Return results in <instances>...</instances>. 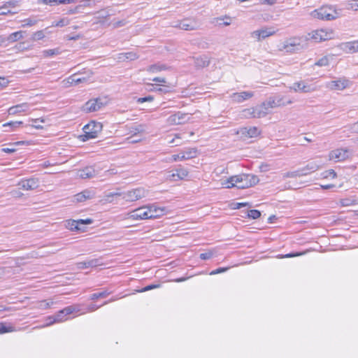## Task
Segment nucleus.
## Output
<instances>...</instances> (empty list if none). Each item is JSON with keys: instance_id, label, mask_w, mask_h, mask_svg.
Returning a JSON list of instances; mask_svg holds the SVG:
<instances>
[{"instance_id": "40", "label": "nucleus", "mask_w": 358, "mask_h": 358, "mask_svg": "<svg viewBox=\"0 0 358 358\" xmlns=\"http://www.w3.org/2000/svg\"><path fill=\"white\" fill-rule=\"evenodd\" d=\"M59 54V50L58 48L56 49H50V50H45L43 51V55L45 57H52L54 55H57Z\"/></svg>"}, {"instance_id": "2", "label": "nucleus", "mask_w": 358, "mask_h": 358, "mask_svg": "<svg viewBox=\"0 0 358 358\" xmlns=\"http://www.w3.org/2000/svg\"><path fill=\"white\" fill-rule=\"evenodd\" d=\"M278 105L275 100L269 99L267 101L263 102L262 104L255 107L247 108L244 110V115L248 117L252 118H262L265 117L270 113V110L276 107Z\"/></svg>"}, {"instance_id": "46", "label": "nucleus", "mask_w": 358, "mask_h": 358, "mask_svg": "<svg viewBox=\"0 0 358 358\" xmlns=\"http://www.w3.org/2000/svg\"><path fill=\"white\" fill-rule=\"evenodd\" d=\"M81 3L82 7H90L95 6L96 0H83Z\"/></svg>"}, {"instance_id": "48", "label": "nucleus", "mask_w": 358, "mask_h": 358, "mask_svg": "<svg viewBox=\"0 0 358 358\" xmlns=\"http://www.w3.org/2000/svg\"><path fill=\"white\" fill-rule=\"evenodd\" d=\"M45 37V35L43 34V31H38L35 32L33 35V39L34 40H41Z\"/></svg>"}, {"instance_id": "49", "label": "nucleus", "mask_w": 358, "mask_h": 358, "mask_svg": "<svg viewBox=\"0 0 358 358\" xmlns=\"http://www.w3.org/2000/svg\"><path fill=\"white\" fill-rule=\"evenodd\" d=\"M185 153H182V152L178 154V155H173L172 156L173 162H176L178 160H185Z\"/></svg>"}, {"instance_id": "28", "label": "nucleus", "mask_w": 358, "mask_h": 358, "mask_svg": "<svg viewBox=\"0 0 358 358\" xmlns=\"http://www.w3.org/2000/svg\"><path fill=\"white\" fill-rule=\"evenodd\" d=\"M29 141H20L9 145L8 148H2V151L7 153H12L16 151L15 147L21 145H29Z\"/></svg>"}, {"instance_id": "1", "label": "nucleus", "mask_w": 358, "mask_h": 358, "mask_svg": "<svg viewBox=\"0 0 358 358\" xmlns=\"http://www.w3.org/2000/svg\"><path fill=\"white\" fill-rule=\"evenodd\" d=\"M259 182L257 176L252 174H240L233 176L222 182L224 187L231 188L236 187L238 189H245L256 185Z\"/></svg>"}, {"instance_id": "35", "label": "nucleus", "mask_w": 358, "mask_h": 358, "mask_svg": "<svg viewBox=\"0 0 358 358\" xmlns=\"http://www.w3.org/2000/svg\"><path fill=\"white\" fill-rule=\"evenodd\" d=\"M261 34V36L263 39L275 34V31L273 30L271 28H264L262 29H258Z\"/></svg>"}, {"instance_id": "15", "label": "nucleus", "mask_w": 358, "mask_h": 358, "mask_svg": "<svg viewBox=\"0 0 358 358\" xmlns=\"http://www.w3.org/2000/svg\"><path fill=\"white\" fill-rule=\"evenodd\" d=\"M18 185L24 190H33L38 187L39 181L37 178H31L21 180L19 182Z\"/></svg>"}, {"instance_id": "58", "label": "nucleus", "mask_w": 358, "mask_h": 358, "mask_svg": "<svg viewBox=\"0 0 358 358\" xmlns=\"http://www.w3.org/2000/svg\"><path fill=\"white\" fill-rule=\"evenodd\" d=\"M154 99L153 96H148L145 97L138 98L137 101L138 103H143L145 101H152Z\"/></svg>"}, {"instance_id": "33", "label": "nucleus", "mask_w": 358, "mask_h": 358, "mask_svg": "<svg viewBox=\"0 0 358 358\" xmlns=\"http://www.w3.org/2000/svg\"><path fill=\"white\" fill-rule=\"evenodd\" d=\"M15 331V327L12 325H8L4 322H0V334H5L13 332Z\"/></svg>"}, {"instance_id": "14", "label": "nucleus", "mask_w": 358, "mask_h": 358, "mask_svg": "<svg viewBox=\"0 0 358 358\" xmlns=\"http://www.w3.org/2000/svg\"><path fill=\"white\" fill-rule=\"evenodd\" d=\"M104 104L105 103L102 102L100 98L90 99L85 103L84 106V110L87 113L96 111L101 108Z\"/></svg>"}, {"instance_id": "61", "label": "nucleus", "mask_w": 358, "mask_h": 358, "mask_svg": "<svg viewBox=\"0 0 358 358\" xmlns=\"http://www.w3.org/2000/svg\"><path fill=\"white\" fill-rule=\"evenodd\" d=\"M8 81L3 77H0V89H3L7 86Z\"/></svg>"}, {"instance_id": "60", "label": "nucleus", "mask_w": 358, "mask_h": 358, "mask_svg": "<svg viewBox=\"0 0 358 358\" xmlns=\"http://www.w3.org/2000/svg\"><path fill=\"white\" fill-rule=\"evenodd\" d=\"M117 173V170L115 168H113V169H110L106 171L104 173V175L107 176L115 175Z\"/></svg>"}, {"instance_id": "7", "label": "nucleus", "mask_w": 358, "mask_h": 358, "mask_svg": "<svg viewBox=\"0 0 358 358\" xmlns=\"http://www.w3.org/2000/svg\"><path fill=\"white\" fill-rule=\"evenodd\" d=\"M147 191L143 187H138L124 192L123 199L128 202H132L145 197Z\"/></svg>"}, {"instance_id": "27", "label": "nucleus", "mask_w": 358, "mask_h": 358, "mask_svg": "<svg viewBox=\"0 0 358 358\" xmlns=\"http://www.w3.org/2000/svg\"><path fill=\"white\" fill-rule=\"evenodd\" d=\"M194 59V65L196 68H203L210 64V60L206 56H201Z\"/></svg>"}, {"instance_id": "36", "label": "nucleus", "mask_w": 358, "mask_h": 358, "mask_svg": "<svg viewBox=\"0 0 358 358\" xmlns=\"http://www.w3.org/2000/svg\"><path fill=\"white\" fill-rule=\"evenodd\" d=\"M55 303V302L53 301L52 299H50V300H43V301H41L38 302V308H40V309H48V308H50L53 304Z\"/></svg>"}, {"instance_id": "64", "label": "nucleus", "mask_w": 358, "mask_h": 358, "mask_svg": "<svg viewBox=\"0 0 358 358\" xmlns=\"http://www.w3.org/2000/svg\"><path fill=\"white\" fill-rule=\"evenodd\" d=\"M180 140V136H176V138H174L171 141H170L169 143H174L175 146H178V145H180V142H179Z\"/></svg>"}, {"instance_id": "59", "label": "nucleus", "mask_w": 358, "mask_h": 358, "mask_svg": "<svg viewBox=\"0 0 358 358\" xmlns=\"http://www.w3.org/2000/svg\"><path fill=\"white\" fill-rule=\"evenodd\" d=\"M113 196H112V193L110 192L105 195L103 200L105 203H111L113 201Z\"/></svg>"}, {"instance_id": "3", "label": "nucleus", "mask_w": 358, "mask_h": 358, "mask_svg": "<svg viewBox=\"0 0 358 358\" xmlns=\"http://www.w3.org/2000/svg\"><path fill=\"white\" fill-rule=\"evenodd\" d=\"M80 305L69 306L64 309L59 310L55 315L48 317V320H52V322H49L45 326H49L57 322H62L66 320V316L80 311Z\"/></svg>"}, {"instance_id": "16", "label": "nucleus", "mask_w": 358, "mask_h": 358, "mask_svg": "<svg viewBox=\"0 0 358 358\" xmlns=\"http://www.w3.org/2000/svg\"><path fill=\"white\" fill-rule=\"evenodd\" d=\"M189 119L188 114L178 112L171 115L168 118V122L171 124H181L187 122Z\"/></svg>"}, {"instance_id": "18", "label": "nucleus", "mask_w": 358, "mask_h": 358, "mask_svg": "<svg viewBox=\"0 0 358 358\" xmlns=\"http://www.w3.org/2000/svg\"><path fill=\"white\" fill-rule=\"evenodd\" d=\"M92 223V220L86 219V220H68L66 222V227L69 229L73 230H80L79 224H90Z\"/></svg>"}, {"instance_id": "38", "label": "nucleus", "mask_w": 358, "mask_h": 358, "mask_svg": "<svg viewBox=\"0 0 358 358\" xmlns=\"http://www.w3.org/2000/svg\"><path fill=\"white\" fill-rule=\"evenodd\" d=\"M185 159H192L196 157L197 150L195 148H189L184 151Z\"/></svg>"}, {"instance_id": "11", "label": "nucleus", "mask_w": 358, "mask_h": 358, "mask_svg": "<svg viewBox=\"0 0 358 358\" xmlns=\"http://www.w3.org/2000/svg\"><path fill=\"white\" fill-rule=\"evenodd\" d=\"M103 124L101 122L91 121L83 128L84 134H98L101 132Z\"/></svg>"}, {"instance_id": "41", "label": "nucleus", "mask_w": 358, "mask_h": 358, "mask_svg": "<svg viewBox=\"0 0 358 358\" xmlns=\"http://www.w3.org/2000/svg\"><path fill=\"white\" fill-rule=\"evenodd\" d=\"M322 177L323 178H335L336 177V173L333 169H329L322 173Z\"/></svg>"}, {"instance_id": "62", "label": "nucleus", "mask_w": 358, "mask_h": 358, "mask_svg": "<svg viewBox=\"0 0 358 358\" xmlns=\"http://www.w3.org/2000/svg\"><path fill=\"white\" fill-rule=\"evenodd\" d=\"M77 267L79 269H84V268H90V266L87 265V261L78 262L77 264Z\"/></svg>"}, {"instance_id": "43", "label": "nucleus", "mask_w": 358, "mask_h": 358, "mask_svg": "<svg viewBox=\"0 0 358 358\" xmlns=\"http://www.w3.org/2000/svg\"><path fill=\"white\" fill-rule=\"evenodd\" d=\"M70 22V20L68 18H62L58 22L53 23L52 27H64L66 25H68Z\"/></svg>"}, {"instance_id": "26", "label": "nucleus", "mask_w": 358, "mask_h": 358, "mask_svg": "<svg viewBox=\"0 0 358 358\" xmlns=\"http://www.w3.org/2000/svg\"><path fill=\"white\" fill-rule=\"evenodd\" d=\"M138 58V56L136 53L133 52H126V53H120L117 55V60L119 62H124L126 60H135Z\"/></svg>"}, {"instance_id": "45", "label": "nucleus", "mask_w": 358, "mask_h": 358, "mask_svg": "<svg viewBox=\"0 0 358 358\" xmlns=\"http://www.w3.org/2000/svg\"><path fill=\"white\" fill-rule=\"evenodd\" d=\"M248 215L250 218L257 219L260 217L261 213L257 210H250L248 211Z\"/></svg>"}, {"instance_id": "9", "label": "nucleus", "mask_w": 358, "mask_h": 358, "mask_svg": "<svg viewBox=\"0 0 358 358\" xmlns=\"http://www.w3.org/2000/svg\"><path fill=\"white\" fill-rule=\"evenodd\" d=\"M128 218L133 220H148L151 215H148V205L139 207L128 214Z\"/></svg>"}, {"instance_id": "56", "label": "nucleus", "mask_w": 358, "mask_h": 358, "mask_svg": "<svg viewBox=\"0 0 358 358\" xmlns=\"http://www.w3.org/2000/svg\"><path fill=\"white\" fill-rule=\"evenodd\" d=\"M159 286L160 285L159 284H157V285H148V286L143 287L141 290V292H147V291L151 290L152 289L158 288V287H159Z\"/></svg>"}, {"instance_id": "53", "label": "nucleus", "mask_w": 358, "mask_h": 358, "mask_svg": "<svg viewBox=\"0 0 358 358\" xmlns=\"http://www.w3.org/2000/svg\"><path fill=\"white\" fill-rule=\"evenodd\" d=\"M78 140L81 142H85L90 138H94L96 136H76Z\"/></svg>"}, {"instance_id": "63", "label": "nucleus", "mask_w": 358, "mask_h": 358, "mask_svg": "<svg viewBox=\"0 0 358 358\" xmlns=\"http://www.w3.org/2000/svg\"><path fill=\"white\" fill-rule=\"evenodd\" d=\"M82 7V5H78L77 6H76L74 8H72V9H70L69 11H68V14L69 15H71V14H76V13H79V9Z\"/></svg>"}, {"instance_id": "12", "label": "nucleus", "mask_w": 358, "mask_h": 358, "mask_svg": "<svg viewBox=\"0 0 358 358\" xmlns=\"http://www.w3.org/2000/svg\"><path fill=\"white\" fill-rule=\"evenodd\" d=\"M350 85V81L345 78H340L337 80H331L327 84L328 88L331 90H343Z\"/></svg>"}, {"instance_id": "10", "label": "nucleus", "mask_w": 358, "mask_h": 358, "mask_svg": "<svg viewBox=\"0 0 358 358\" xmlns=\"http://www.w3.org/2000/svg\"><path fill=\"white\" fill-rule=\"evenodd\" d=\"M148 215H151L149 219L159 218L168 213V210L165 207H159L155 204L148 205Z\"/></svg>"}, {"instance_id": "22", "label": "nucleus", "mask_w": 358, "mask_h": 358, "mask_svg": "<svg viewBox=\"0 0 358 358\" xmlns=\"http://www.w3.org/2000/svg\"><path fill=\"white\" fill-rule=\"evenodd\" d=\"M262 131L257 127H241L236 131L235 134H260Z\"/></svg>"}, {"instance_id": "17", "label": "nucleus", "mask_w": 358, "mask_h": 358, "mask_svg": "<svg viewBox=\"0 0 358 358\" xmlns=\"http://www.w3.org/2000/svg\"><path fill=\"white\" fill-rule=\"evenodd\" d=\"M333 35L332 31H327L324 29L316 30L312 33V38L316 41H322L331 39Z\"/></svg>"}, {"instance_id": "50", "label": "nucleus", "mask_w": 358, "mask_h": 358, "mask_svg": "<svg viewBox=\"0 0 358 358\" xmlns=\"http://www.w3.org/2000/svg\"><path fill=\"white\" fill-rule=\"evenodd\" d=\"M24 22H25V24H23L22 27H25V26L31 27L37 23V20H32L30 18L24 20Z\"/></svg>"}, {"instance_id": "54", "label": "nucleus", "mask_w": 358, "mask_h": 358, "mask_svg": "<svg viewBox=\"0 0 358 358\" xmlns=\"http://www.w3.org/2000/svg\"><path fill=\"white\" fill-rule=\"evenodd\" d=\"M87 265L90 267H96V266L100 265V264L99 262V259H91V260L87 261Z\"/></svg>"}, {"instance_id": "21", "label": "nucleus", "mask_w": 358, "mask_h": 358, "mask_svg": "<svg viewBox=\"0 0 358 358\" xmlns=\"http://www.w3.org/2000/svg\"><path fill=\"white\" fill-rule=\"evenodd\" d=\"M95 196V192L92 189H85L84 191L75 195L76 200L78 202H83L87 199H91Z\"/></svg>"}, {"instance_id": "19", "label": "nucleus", "mask_w": 358, "mask_h": 358, "mask_svg": "<svg viewBox=\"0 0 358 358\" xmlns=\"http://www.w3.org/2000/svg\"><path fill=\"white\" fill-rule=\"evenodd\" d=\"M254 96L252 92H242L239 93H234L231 95V100L234 102L241 103Z\"/></svg>"}, {"instance_id": "13", "label": "nucleus", "mask_w": 358, "mask_h": 358, "mask_svg": "<svg viewBox=\"0 0 358 358\" xmlns=\"http://www.w3.org/2000/svg\"><path fill=\"white\" fill-rule=\"evenodd\" d=\"M101 169H96L95 166H87L78 173V176L83 179L92 178L96 176Z\"/></svg>"}, {"instance_id": "51", "label": "nucleus", "mask_w": 358, "mask_h": 358, "mask_svg": "<svg viewBox=\"0 0 358 358\" xmlns=\"http://www.w3.org/2000/svg\"><path fill=\"white\" fill-rule=\"evenodd\" d=\"M250 36L252 38H256L258 41H261L262 39H263L261 36V34L260 32L259 31V30H256V31H252L251 34H250Z\"/></svg>"}, {"instance_id": "8", "label": "nucleus", "mask_w": 358, "mask_h": 358, "mask_svg": "<svg viewBox=\"0 0 358 358\" xmlns=\"http://www.w3.org/2000/svg\"><path fill=\"white\" fill-rule=\"evenodd\" d=\"M352 152L347 148H338L331 151L329 154V160L336 162H343L350 157Z\"/></svg>"}, {"instance_id": "42", "label": "nucleus", "mask_w": 358, "mask_h": 358, "mask_svg": "<svg viewBox=\"0 0 358 358\" xmlns=\"http://www.w3.org/2000/svg\"><path fill=\"white\" fill-rule=\"evenodd\" d=\"M97 13L99 14V16L97 17V18L99 19L100 22H102L101 19L106 20V19H108L110 16V14L108 13V11H107L106 10H101L98 11Z\"/></svg>"}, {"instance_id": "47", "label": "nucleus", "mask_w": 358, "mask_h": 358, "mask_svg": "<svg viewBox=\"0 0 358 358\" xmlns=\"http://www.w3.org/2000/svg\"><path fill=\"white\" fill-rule=\"evenodd\" d=\"M329 64V60L327 57H322L320 59H319L316 63L315 65H317L319 66H327Z\"/></svg>"}, {"instance_id": "29", "label": "nucleus", "mask_w": 358, "mask_h": 358, "mask_svg": "<svg viewBox=\"0 0 358 358\" xmlns=\"http://www.w3.org/2000/svg\"><path fill=\"white\" fill-rule=\"evenodd\" d=\"M169 69V67L167 65L164 64L157 63V64H155L149 66L147 69V71L149 72H151V73H157V72H159L162 71L167 70Z\"/></svg>"}, {"instance_id": "24", "label": "nucleus", "mask_w": 358, "mask_h": 358, "mask_svg": "<svg viewBox=\"0 0 358 358\" xmlns=\"http://www.w3.org/2000/svg\"><path fill=\"white\" fill-rule=\"evenodd\" d=\"M188 171L184 168H180L176 170V173L169 176L170 179L173 180H183L188 176Z\"/></svg>"}, {"instance_id": "57", "label": "nucleus", "mask_w": 358, "mask_h": 358, "mask_svg": "<svg viewBox=\"0 0 358 358\" xmlns=\"http://www.w3.org/2000/svg\"><path fill=\"white\" fill-rule=\"evenodd\" d=\"M228 270V268L226 267V268H218L215 270H213L210 273V275H216V274H218V273H221L222 272H224Z\"/></svg>"}, {"instance_id": "23", "label": "nucleus", "mask_w": 358, "mask_h": 358, "mask_svg": "<svg viewBox=\"0 0 358 358\" xmlns=\"http://www.w3.org/2000/svg\"><path fill=\"white\" fill-rule=\"evenodd\" d=\"M341 49L348 53L358 52V41L343 43L341 45Z\"/></svg>"}, {"instance_id": "5", "label": "nucleus", "mask_w": 358, "mask_h": 358, "mask_svg": "<svg viewBox=\"0 0 358 358\" xmlns=\"http://www.w3.org/2000/svg\"><path fill=\"white\" fill-rule=\"evenodd\" d=\"M311 16L314 18L332 20L338 17L339 14L336 10L330 7H322L315 10L311 13Z\"/></svg>"}, {"instance_id": "20", "label": "nucleus", "mask_w": 358, "mask_h": 358, "mask_svg": "<svg viewBox=\"0 0 358 358\" xmlns=\"http://www.w3.org/2000/svg\"><path fill=\"white\" fill-rule=\"evenodd\" d=\"M173 27L187 31L194 30L196 29V22L189 19H185L180 21L179 24L173 25Z\"/></svg>"}, {"instance_id": "44", "label": "nucleus", "mask_w": 358, "mask_h": 358, "mask_svg": "<svg viewBox=\"0 0 358 358\" xmlns=\"http://www.w3.org/2000/svg\"><path fill=\"white\" fill-rule=\"evenodd\" d=\"M215 252L213 250H209L208 252L200 254V258L202 260H207L213 257Z\"/></svg>"}, {"instance_id": "34", "label": "nucleus", "mask_w": 358, "mask_h": 358, "mask_svg": "<svg viewBox=\"0 0 358 358\" xmlns=\"http://www.w3.org/2000/svg\"><path fill=\"white\" fill-rule=\"evenodd\" d=\"M85 81H86V78H85L83 77V78H76L75 74L71 76H70L66 80V82L68 83H69L70 85H77V84H79L80 83H83V82H85Z\"/></svg>"}, {"instance_id": "37", "label": "nucleus", "mask_w": 358, "mask_h": 358, "mask_svg": "<svg viewBox=\"0 0 358 358\" xmlns=\"http://www.w3.org/2000/svg\"><path fill=\"white\" fill-rule=\"evenodd\" d=\"M112 293V292H108L107 290H105V291H103L101 292H99V293H94V294H92L90 296V299L91 300H96L99 298H105L106 296H108L109 294H110Z\"/></svg>"}, {"instance_id": "55", "label": "nucleus", "mask_w": 358, "mask_h": 358, "mask_svg": "<svg viewBox=\"0 0 358 358\" xmlns=\"http://www.w3.org/2000/svg\"><path fill=\"white\" fill-rule=\"evenodd\" d=\"M135 136H130L129 137L127 138L126 143H135L141 141V138H134Z\"/></svg>"}, {"instance_id": "30", "label": "nucleus", "mask_w": 358, "mask_h": 358, "mask_svg": "<svg viewBox=\"0 0 358 358\" xmlns=\"http://www.w3.org/2000/svg\"><path fill=\"white\" fill-rule=\"evenodd\" d=\"M294 91H301L303 92H308L310 91V87L308 86L305 85L303 83H295L293 86L291 87Z\"/></svg>"}, {"instance_id": "39", "label": "nucleus", "mask_w": 358, "mask_h": 358, "mask_svg": "<svg viewBox=\"0 0 358 358\" xmlns=\"http://www.w3.org/2000/svg\"><path fill=\"white\" fill-rule=\"evenodd\" d=\"M19 1L10 0L6 2L2 6L0 7V10H5L8 8H14L19 5Z\"/></svg>"}, {"instance_id": "25", "label": "nucleus", "mask_w": 358, "mask_h": 358, "mask_svg": "<svg viewBox=\"0 0 358 358\" xmlns=\"http://www.w3.org/2000/svg\"><path fill=\"white\" fill-rule=\"evenodd\" d=\"M29 105L27 103H23L21 104L16 105L15 106H12L8 109V113L10 115L17 114L21 112H25L28 110Z\"/></svg>"}, {"instance_id": "52", "label": "nucleus", "mask_w": 358, "mask_h": 358, "mask_svg": "<svg viewBox=\"0 0 358 358\" xmlns=\"http://www.w3.org/2000/svg\"><path fill=\"white\" fill-rule=\"evenodd\" d=\"M127 23V22L126 20H119V21L113 23V28H118V27H123V26L126 25Z\"/></svg>"}, {"instance_id": "6", "label": "nucleus", "mask_w": 358, "mask_h": 358, "mask_svg": "<svg viewBox=\"0 0 358 358\" xmlns=\"http://www.w3.org/2000/svg\"><path fill=\"white\" fill-rule=\"evenodd\" d=\"M304 48V45L301 44V38L294 37L287 40L282 47L279 50L280 51L285 50L287 52L294 53L303 50Z\"/></svg>"}, {"instance_id": "31", "label": "nucleus", "mask_w": 358, "mask_h": 358, "mask_svg": "<svg viewBox=\"0 0 358 358\" xmlns=\"http://www.w3.org/2000/svg\"><path fill=\"white\" fill-rule=\"evenodd\" d=\"M145 131V126L141 124L134 125L131 127L130 130L131 134H140Z\"/></svg>"}, {"instance_id": "4", "label": "nucleus", "mask_w": 358, "mask_h": 358, "mask_svg": "<svg viewBox=\"0 0 358 358\" xmlns=\"http://www.w3.org/2000/svg\"><path fill=\"white\" fill-rule=\"evenodd\" d=\"M323 166V163L321 161H313L307 164L306 166L300 170L294 172L286 173V177H296L306 176L309 173L317 171Z\"/></svg>"}, {"instance_id": "32", "label": "nucleus", "mask_w": 358, "mask_h": 358, "mask_svg": "<svg viewBox=\"0 0 358 358\" xmlns=\"http://www.w3.org/2000/svg\"><path fill=\"white\" fill-rule=\"evenodd\" d=\"M22 34H23L22 31H19L12 33L11 34H10L8 36L7 38H6V41H9L10 42L17 41V40L23 38Z\"/></svg>"}]
</instances>
